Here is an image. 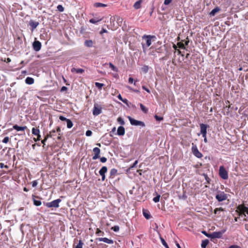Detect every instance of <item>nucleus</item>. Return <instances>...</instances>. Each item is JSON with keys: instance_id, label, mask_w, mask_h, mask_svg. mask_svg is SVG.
Listing matches in <instances>:
<instances>
[{"instance_id": "obj_54", "label": "nucleus", "mask_w": 248, "mask_h": 248, "mask_svg": "<svg viewBox=\"0 0 248 248\" xmlns=\"http://www.w3.org/2000/svg\"><path fill=\"white\" fill-rule=\"evenodd\" d=\"M107 159L105 157H100V161L102 163H105L107 161Z\"/></svg>"}, {"instance_id": "obj_13", "label": "nucleus", "mask_w": 248, "mask_h": 248, "mask_svg": "<svg viewBox=\"0 0 248 248\" xmlns=\"http://www.w3.org/2000/svg\"><path fill=\"white\" fill-rule=\"evenodd\" d=\"M93 152L94 153V155L93 157V160H95L100 158L99 154L100 153V149L98 147H95L93 149Z\"/></svg>"}, {"instance_id": "obj_48", "label": "nucleus", "mask_w": 248, "mask_h": 248, "mask_svg": "<svg viewBox=\"0 0 248 248\" xmlns=\"http://www.w3.org/2000/svg\"><path fill=\"white\" fill-rule=\"evenodd\" d=\"M138 163V160H136V161H135V162L133 164V165H131V166L129 167V170H131V169H132L133 168L135 167L136 166V165H137Z\"/></svg>"}, {"instance_id": "obj_8", "label": "nucleus", "mask_w": 248, "mask_h": 248, "mask_svg": "<svg viewBox=\"0 0 248 248\" xmlns=\"http://www.w3.org/2000/svg\"><path fill=\"white\" fill-rule=\"evenodd\" d=\"M216 198L218 202H220L226 200L227 199V196L224 192H220L216 195Z\"/></svg>"}, {"instance_id": "obj_56", "label": "nucleus", "mask_w": 248, "mask_h": 248, "mask_svg": "<svg viewBox=\"0 0 248 248\" xmlns=\"http://www.w3.org/2000/svg\"><path fill=\"white\" fill-rule=\"evenodd\" d=\"M37 184H38V183L36 180L33 181L32 182V186L33 187H35L37 185Z\"/></svg>"}, {"instance_id": "obj_15", "label": "nucleus", "mask_w": 248, "mask_h": 248, "mask_svg": "<svg viewBox=\"0 0 248 248\" xmlns=\"http://www.w3.org/2000/svg\"><path fill=\"white\" fill-rule=\"evenodd\" d=\"M32 200H33V204L36 206H40L41 205V202L40 200H36L35 198H37V199H40V198L38 197V196H36L35 195H32Z\"/></svg>"}, {"instance_id": "obj_47", "label": "nucleus", "mask_w": 248, "mask_h": 248, "mask_svg": "<svg viewBox=\"0 0 248 248\" xmlns=\"http://www.w3.org/2000/svg\"><path fill=\"white\" fill-rule=\"evenodd\" d=\"M111 230L115 232H118L119 230V227L118 226H114L111 228Z\"/></svg>"}, {"instance_id": "obj_23", "label": "nucleus", "mask_w": 248, "mask_h": 248, "mask_svg": "<svg viewBox=\"0 0 248 248\" xmlns=\"http://www.w3.org/2000/svg\"><path fill=\"white\" fill-rule=\"evenodd\" d=\"M117 173V170L116 169H112L110 171V178H113Z\"/></svg>"}, {"instance_id": "obj_46", "label": "nucleus", "mask_w": 248, "mask_h": 248, "mask_svg": "<svg viewBox=\"0 0 248 248\" xmlns=\"http://www.w3.org/2000/svg\"><path fill=\"white\" fill-rule=\"evenodd\" d=\"M202 233L204 234L206 236L211 238V233H208L205 231H202Z\"/></svg>"}, {"instance_id": "obj_5", "label": "nucleus", "mask_w": 248, "mask_h": 248, "mask_svg": "<svg viewBox=\"0 0 248 248\" xmlns=\"http://www.w3.org/2000/svg\"><path fill=\"white\" fill-rule=\"evenodd\" d=\"M191 150L193 154L197 157L200 158L202 157V155L199 151L197 145L193 143L192 144Z\"/></svg>"}, {"instance_id": "obj_62", "label": "nucleus", "mask_w": 248, "mask_h": 248, "mask_svg": "<svg viewBox=\"0 0 248 248\" xmlns=\"http://www.w3.org/2000/svg\"><path fill=\"white\" fill-rule=\"evenodd\" d=\"M133 81H134V79L130 77V78H129L128 82L130 83H132L133 82Z\"/></svg>"}, {"instance_id": "obj_30", "label": "nucleus", "mask_w": 248, "mask_h": 248, "mask_svg": "<svg viewBox=\"0 0 248 248\" xmlns=\"http://www.w3.org/2000/svg\"><path fill=\"white\" fill-rule=\"evenodd\" d=\"M123 21V18L120 16L117 17V22L119 26L122 25V22Z\"/></svg>"}, {"instance_id": "obj_36", "label": "nucleus", "mask_w": 248, "mask_h": 248, "mask_svg": "<svg viewBox=\"0 0 248 248\" xmlns=\"http://www.w3.org/2000/svg\"><path fill=\"white\" fill-rule=\"evenodd\" d=\"M160 240H161V241L162 242V245L166 248H169L167 243H166V242L165 241V240L162 238L161 237H160Z\"/></svg>"}, {"instance_id": "obj_42", "label": "nucleus", "mask_w": 248, "mask_h": 248, "mask_svg": "<svg viewBox=\"0 0 248 248\" xmlns=\"http://www.w3.org/2000/svg\"><path fill=\"white\" fill-rule=\"evenodd\" d=\"M160 196L159 195H157V196L154 198L153 201L155 202H157L159 201Z\"/></svg>"}, {"instance_id": "obj_44", "label": "nucleus", "mask_w": 248, "mask_h": 248, "mask_svg": "<svg viewBox=\"0 0 248 248\" xmlns=\"http://www.w3.org/2000/svg\"><path fill=\"white\" fill-rule=\"evenodd\" d=\"M58 10L60 12H63L64 11V8L62 5H58L57 7Z\"/></svg>"}, {"instance_id": "obj_19", "label": "nucleus", "mask_w": 248, "mask_h": 248, "mask_svg": "<svg viewBox=\"0 0 248 248\" xmlns=\"http://www.w3.org/2000/svg\"><path fill=\"white\" fill-rule=\"evenodd\" d=\"M221 10L220 8L218 7H216L215 8L213 9L210 13H209V15L211 16H215V15L219 12Z\"/></svg>"}, {"instance_id": "obj_33", "label": "nucleus", "mask_w": 248, "mask_h": 248, "mask_svg": "<svg viewBox=\"0 0 248 248\" xmlns=\"http://www.w3.org/2000/svg\"><path fill=\"white\" fill-rule=\"evenodd\" d=\"M108 64L109 67L111 68L113 71H118V68L116 66H115L111 62H109Z\"/></svg>"}, {"instance_id": "obj_63", "label": "nucleus", "mask_w": 248, "mask_h": 248, "mask_svg": "<svg viewBox=\"0 0 248 248\" xmlns=\"http://www.w3.org/2000/svg\"><path fill=\"white\" fill-rule=\"evenodd\" d=\"M186 39L187 40H186L185 41V43L186 46H187L188 45L189 42L188 37H187Z\"/></svg>"}, {"instance_id": "obj_34", "label": "nucleus", "mask_w": 248, "mask_h": 248, "mask_svg": "<svg viewBox=\"0 0 248 248\" xmlns=\"http://www.w3.org/2000/svg\"><path fill=\"white\" fill-rule=\"evenodd\" d=\"M66 123L67 127L68 128H71L73 125L72 122L70 119H68V120L66 121Z\"/></svg>"}, {"instance_id": "obj_43", "label": "nucleus", "mask_w": 248, "mask_h": 248, "mask_svg": "<svg viewBox=\"0 0 248 248\" xmlns=\"http://www.w3.org/2000/svg\"><path fill=\"white\" fill-rule=\"evenodd\" d=\"M155 118L156 121H160L163 120V117L161 116H159L157 115H155L154 116Z\"/></svg>"}, {"instance_id": "obj_2", "label": "nucleus", "mask_w": 248, "mask_h": 248, "mask_svg": "<svg viewBox=\"0 0 248 248\" xmlns=\"http://www.w3.org/2000/svg\"><path fill=\"white\" fill-rule=\"evenodd\" d=\"M235 211L238 213L239 216L244 215L245 217H246L245 213L248 214V208L245 206L244 204H240L237 207V209Z\"/></svg>"}, {"instance_id": "obj_9", "label": "nucleus", "mask_w": 248, "mask_h": 248, "mask_svg": "<svg viewBox=\"0 0 248 248\" xmlns=\"http://www.w3.org/2000/svg\"><path fill=\"white\" fill-rule=\"evenodd\" d=\"M102 113V108L97 104H94L93 110V114L94 116H97Z\"/></svg>"}, {"instance_id": "obj_60", "label": "nucleus", "mask_w": 248, "mask_h": 248, "mask_svg": "<svg viewBox=\"0 0 248 248\" xmlns=\"http://www.w3.org/2000/svg\"><path fill=\"white\" fill-rule=\"evenodd\" d=\"M115 131H116V127H114L112 129L111 131H110V136L111 137H112V135H111V133H114V132H115Z\"/></svg>"}, {"instance_id": "obj_11", "label": "nucleus", "mask_w": 248, "mask_h": 248, "mask_svg": "<svg viewBox=\"0 0 248 248\" xmlns=\"http://www.w3.org/2000/svg\"><path fill=\"white\" fill-rule=\"evenodd\" d=\"M42 46L41 43L39 41H35L32 44L33 49L36 51H39Z\"/></svg>"}, {"instance_id": "obj_39", "label": "nucleus", "mask_w": 248, "mask_h": 248, "mask_svg": "<svg viewBox=\"0 0 248 248\" xmlns=\"http://www.w3.org/2000/svg\"><path fill=\"white\" fill-rule=\"evenodd\" d=\"M95 85L96 87H97L99 89H102V88L104 86V84L99 83V82H95Z\"/></svg>"}, {"instance_id": "obj_27", "label": "nucleus", "mask_w": 248, "mask_h": 248, "mask_svg": "<svg viewBox=\"0 0 248 248\" xmlns=\"http://www.w3.org/2000/svg\"><path fill=\"white\" fill-rule=\"evenodd\" d=\"M143 214L144 217L147 219H149L151 217V215L149 212L147 210H143Z\"/></svg>"}, {"instance_id": "obj_4", "label": "nucleus", "mask_w": 248, "mask_h": 248, "mask_svg": "<svg viewBox=\"0 0 248 248\" xmlns=\"http://www.w3.org/2000/svg\"><path fill=\"white\" fill-rule=\"evenodd\" d=\"M127 118L129 119L131 124H132L133 125H136V126L140 125L142 127H144L145 126V124L144 123V122H143L142 121L135 120V119L132 118V117H131L130 116H128Z\"/></svg>"}, {"instance_id": "obj_28", "label": "nucleus", "mask_w": 248, "mask_h": 248, "mask_svg": "<svg viewBox=\"0 0 248 248\" xmlns=\"http://www.w3.org/2000/svg\"><path fill=\"white\" fill-rule=\"evenodd\" d=\"M93 44V41L91 40H86L84 42L85 45L88 47H92Z\"/></svg>"}, {"instance_id": "obj_22", "label": "nucleus", "mask_w": 248, "mask_h": 248, "mask_svg": "<svg viewBox=\"0 0 248 248\" xmlns=\"http://www.w3.org/2000/svg\"><path fill=\"white\" fill-rule=\"evenodd\" d=\"M71 72L73 73L76 72L77 73L82 74L84 72V70L81 68L77 69L75 68H72L71 69Z\"/></svg>"}, {"instance_id": "obj_50", "label": "nucleus", "mask_w": 248, "mask_h": 248, "mask_svg": "<svg viewBox=\"0 0 248 248\" xmlns=\"http://www.w3.org/2000/svg\"><path fill=\"white\" fill-rule=\"evenodd\" d=\"M92 131L88 130L86 132V136L87 137L91 136L92 135Z\"/></svg>"}, {"instance_id": "obj_26", "label": "nucleus", "mask_w": 248, "mask_h": 248, "mask_svg": "<svg viewBox=\"0 0 248 248\" xmlns=\"http://www.w3.org/2000/svg\"><path fill=\"white\" fill-rule=\"evenodd\" d=\"M31 131L32 134L35 136H37L39 134H40V130L38 128L33 127Z\"/></svg>"}, {"instance_id": "obj_40", "label": "nucleus", "mask_w": 248, "mask_h": 248, "mask_svg": "<svg viewBox=\"0 0 248 248\" xmlns=\"http://www.w3.org/2000/svg\"><path fill=\"white\" fill-rule=\"evenodd\" d=\"M101 20H102V19H98V20H96L94 18H92V19H90L89 21H90V23H93V24H96V23H97L98 22L101 21Z\"/></svg>"}, {"instance_id": "obj_24", "label": "nucleus", "mask_w": 248, "mask_h": 248, "mask_svg": "<svg viewBox=\"0 0 248 248\" xmlns=\"http://www.w3.org/2000/svg\"><path fill=\"white\" fill-rule=\"evenodd\" d=\"M25 82L29 85H31L33 83L34 79L31 77H27L25 79Z\"/></svg>"}, {"instance_id": "obj_3", "label": "nucleus", "mask_w": 248, "mask_h": 248, "mask_svg": "<svg viewBox=\"0 0 248 248\" xmlns=\"http://www.w3.org/2000/svg\"><path fill=\"white\" fill-rule=\"evenodd\" d=\"M62 200L60 199L54 200L50 202H44V204L48 208H58L59 207V203L61 202Z\"/></svg>"}, {"instance_id": "obj_1", "label": "nucleus", "mask_w": 248, "mask_h": 248, "mask_svg": "<svg viewBox=\"0 0 248 248\" xmlns=\"http://www.w3.org/2000/svg\"><path fill=\"white\" fill-rule=\"evenodd\" d=\"M155 36L154 35H144L142 37V40H144L145 43H144L143 42L142 43V46L143 49V51H145L144 50V46L145 45H146L147 46H149L152 43V38H155Z\"/></svg>"}, {"instance_id": "obj_58", "label": "nucleus", "mask_w": 248, "mask_h": 248, "mask_svg": "<svg viewBox=\"0 0 248 248\" xmlns=\"http://www.w3.org/2000/svg\"><path fill=\"white\" fill-rule=\"evenodd\" d=\"M156 51L157 52H158V53H161V52H162V47L161 46V47H159V48H156Z\"/></svg>"}, {"instance_id": "obj_29", "label": "nucleus", "mask_w": 248, "mask_h": 248, "mask_svg": "<svg viewBox=\"0 0 248 248\" xmlns=\"http://www.w3.org/2000/svg\"><path fill=\"white\" fill-rule=\"evenodd\" d=\"M53 136V135L52 134H47L45 138V139L42 140L41 141L42 143L45 145V142L46 141V140H47V139L50 137V138H51Z\"/></svg>"}, {"instance_id": "obj_57", "label": "nucleus", "mask_w": 248, "mask_h": 248, "mask_svg": "<svg viewBox=\"0 0 248 248\" xmlns=\"http://www.w3.org/2000/svg\"><path fill=\"white\" fill-rule=\"evenodd\" d=\"M107 32H108V31L106 29L102 28L101 31L100 32V33L101 34H102L103 33H107Z\"/></svg>"}, {"instance_id": "obj_61", "label": "nucleus", "mask_w": 248, "mask_h": 248, "mask_svg": "<svg viewBox=\"0 0 248 248\" xmlns=\"http://www.w3.org/2000/svg\"><path fill=\"white\" fill-rule=\"evenodd\" d=\"M142 89L144 90H145L146 91H147L148 93H150V90L147 88L145 86H143L142 87Z\"/></svg>"}, {"instance_id": "obj_14", "label": "nucleus", "mask_w": 248, "mask_h": 248, "mask_svg": "<svg viewBox=\"0 0 248 248\" xmlns=\"http://www.w3.org/2000/svg\"><path fill=\"white\" fill-rule=\"evenodd\" d=\"M39 23L38 22L34 21L32 20H31L29 22V25L31 27V30L33 31L39 25Z\"/></svg>"}, {"instance_id": "obj_52", "label": "nucleus", "mask_w": 248, "mask_h": 248, "mask_svg": "<svg viewBox=\"0 0 248 248\" xmlns=\"http://www.w3.org/2000/svg\"><path fill=\"white\" fill-rule=\"evenodd\" d=\"M9 140V138L8 137H5L2 140V142L4 143H7Z\"/></svg>"}, {"instance_id": "obj_59", "label": "nucleus", "mask_w": 248, "mask_h": 248, "mask_svg": "<svg viewBox=\"0 0 248 248\" xmlns=\"http://www.w3.org/2000/svg\"><path fill=\"white\" fill-rule=\"evenodd\" d=\"M67 90V88L65 86H63L61 89V92H64Z\"/></svg>"}, {"instance_id": "obj_17", "label": "nucleus", "mask_w": 248, "mask_h": 248, "mask_svg": "<svg viewBox=\"0 0 248 248\" xmlns=\"http://www.w3.org/2000/svg\"><path fill=\"white\" fill-rule=\"evenodd\" d=\"M125 134V129L123 126L118 127L117 134L119 136H123Z\"/></svg>"}, {"instance_id": "obj_55", "label": "nucleus", "mask_w": 248, "mask_h": 248, "mask_svg": "<svg viewBox=\"0 0 248 248\" xmlns=\"http://www.w3.org/2000/svg\"><path fill=\"white\" fill-rule=\"evenodd\" d=\"M172 0H165L164 4L165 5H168L172 1Z\"/></svg>"}, {"instance_id": "obj_6", "label": "nucleus", "mask_w": 248, "mask_h": 248, "mask_svg": "<svg viewBox=\"0 0 248 248\" xmlns=\"http://www.w3.org/2000/svg\"><path fill=\"white\" fill-rule=\"evenodd\" d=\"M219 174L221 178L226 180L228 178V172L226 171L224 167L222 166L219 167Z\"/></svg>"}, {"instance_id": "obj_37", "label": "nucleus", "mask_w": 248, "mask_h": 248, "mask_svg": "<svg viewBox=\"0 0 248 248\" xmlns=\"http://www.w3.org/2000/svg\"><path fill=\"white\" fill-rule=\"evenodd\" d=\"M83 245H84V243L82 242V241L81 240H80L79 241L78 244L76 247H75L74 248H82Z\"/></svg>"}, {"instance_id": "obj_38", "label": "nucleus", "mask_w": 248, "mask_h": 248, "mask_svg": "<svg viewBox=\"0 0 248 248\" xmlns=\"http://www.w3.org/2000/svg\"><path fill=\"white\" fill-rule=\"evenodd\" d=\"M179 198L180 199H182V200H185L187 198V195L186 194V192L185 191H184L183 192V194L182 195H179Z\"/></svg>"}, {"instance_id": "obj_20", "label": "nucleus", "mask_w": 248, "mask_h": 248, "mask_svg": "<svg viewBox=\"0 0 248 248\" xmlns=\"http://www.w3.org/2000/svg\"><path fill=\"white\" fill-rule=\"evenodd\" d=\"M108 5L104 3H102L100 2H95L93 4V7L95 8H99V7H107Z\"/></svg>"}, {"instance_id": "obj_21", "label": "nucleus", "mask_w": 248, "mask_h": 248, "mask_svg": "<svg viewBox=\"0 0 248 248\" xmlns=\"http://www.w3.org/2000/svg\"><path fill=\"white\" fill-rule=\"evenodd\" d=\"M142 1V0H139V1H136L133 5L134 8L136 10L140 9L141 7V3Z\"/></svg>"}, {"instance_id": "obj_18", "label": "nucleus", "mask_w": 248, "mask_h": 248, "mask_svg": "<svg viewBox=\"0 0 248 248\" xmlns=\"http://www.w3.org/2000/svg\"><path fill=\"white\" fill-rule=\"evenodd\" d=\"M13 128L17 131H24L25 129H27V127L26 126H19L17 124H15L13 126Z\"/></svg>"}, {"instance_id": "obj_35", "label": "nucleus", "mask_w": 248, "mask_h": 248, "mask_svg": "<svg viewBox=\"0 0 248 248\" xmlns=\"http://www.w3.org/2000/svg\"><path fill=\"white\" fill-rule=\"evenodd\" d=\"M117 122L120 124H121V125H123L125 124V122L124 121V120H123V119L121 117H119L117 118Z\"/></svg>"}, {"instance_id": "obj_31", "label": "nucleus", "mask_w": 248, "mask_h": 248, "mask_svg": "<svg viewBox=\"0 0 248 248\" xmlns=\"http://www.w3.org/2000/svg\"><path fill=\"white\" fill-rule=\"evenodd\" d=\"M140 106L142 111L145 113H147L148 111V109L141 103L140 104Z\"/></svg>"}, {"instance_id": "obj_25", "label": "nucleus", "mask_w": 248, "mask_h": 248, "mask_svg": "<svg viewBox=\"0 0 248 248\" xmlns=\"http://www.w3.org/2000/svg\"><path fill=\"white\" fill-rule=\"evenodd\" d=\"M209 241L208 239H205L202 241L201 247L202 248H206L207 245L209 244Z\"/></svg>"}, {"instance_id": "obj_41", "label": "nucleus", "mask_w": 248, "mask_h": 248, "mask_svg": "<svg viewBox=\"0 0 248 248\" xmlns=\"http://www.w3.org/2000/svg\"><path fill=\"white\" fill-rule=\"evenodd\" d=\"M203 176H204L205 179L207 182V183L209 184L210 183L211 179L208 177L207 174L203 173Z\"/></svg>"}, {"instance_id": "obj_53", "label": "nucleus", "mask_w": 248, "mask_h": 248, "mask_svg": "<svg viewBox=\"0 0 248 248\" xmlns=\"http://www.w3.org/2000/svg\"><path fill=\"white\" fill-rule=\"evenodd\" d=\"M122 101L128 106H129V104H130L126 99H123Z\"/></svg>"}, {"instance_id": "obj_12", "label": "nucleus", "mask_w": 248, "mask_h": 248, "mask_svg": "<svg viewBox=\"0 0 248 248\" xmlns=\"http://www.w3.org/2000/svg\"><path fill=\"white\" fill-rule=\"evenodd\" d=\"M201 128V133L202 136L206 135L207 134V128L208 126L207 124H200Z\"/></svg>"}, {"instance_id": "obj_10", "label": "nucleus", "mask_w": 248, "mask_h": 248, "mask_svg": "<svg viewBox=\"0 0 248 248\" xmlns=\"http://www.w3.org/2000/svg\"><path fill=\"white\" fill-rule=\"evenodd\" d=\"M107 170H108L107 167L106 166H103L101 168V169L99 171V173L101 176V177H102L101 180L103 181L105 180V178H106L105 173L107 172Z\"/></svg>"}, {"instance_id": "obj_45", "label": "nucleus", "mask_w": 248, "mask_h": 248, "mask_svg": "<svg viewBox=\"0 0 248 248\" xmlns=\"http://www.w3.org/2000/svg\"><path fill=\"white\" fill-rule=\"evenodd\" d=\"M179 47L182 49H185L186 47L185 46V45L182 42H179L177 44Z\"/></svg>"}, {"instance_id": "obj_64", "label": "nucleus", "mask_w": 248, "mask_h": 248, "mask_svg": "<svg viewBox=\"0 0 248 248\" xmlns=\"http://www.w3.org/2000/svg\"><path fill=\"white\" fill-rule=\"evenodd\" d=\"M41 140V135L40 134L37 136L36 140Z\"/></svg>"}, {"instance_id": "obj_7", "label": "nucleus", "mask_w": 248, "mask_h": 248, "mask_svg": "<svg viewBox=\"0 0 248 248\" xmlns=\"http://www.w3.org/2000/svg\"><path fill=\"white\" fill-rule=\"evenodd\" d=\"M226 229H222L219 232H215L211 233V239L220 238L226 232Z\"/></svg>"}, {"instance_id": "obj_51", "label": "nucleus", "mask_w": 248, "mask_h": 248, "mask_svg": "<svg viewBox=\"0 0 248 248\" xmlns=\"http://www.w3.org/2000/svg\"><path fill=\"white\" fill-rule=\"evenodd\" d=\"M59 119L60 120L62 121H67L68 120V119H67L66 118L64 117V116H60L59 117Z\"/></svg>"}, {"instance_id": "obj_49", "label": "nucleus", "mask_w": 248, "mask_h": 248, "mask_svg": "<svg viewBox=\"0 0 248 248\" xmlns=\"http://www.w3.org/2000/svg\"><path fill=\"white\" fill-rule=\"evenodd\" d=\"M224 211V209L222 207L220 208H217L214 210V213L216 214L217 212V211Z\"/></svg>"}, {"instance_id": "obj_16", "label": "nucleus", "mask_w": 248, "mask_h": 248, "mask_svg": "<svg viewBox=\"0 0 248 248\" xmlns=\"http://www.w3.org/2000/svg\"><path fill=\"white\" fill-rule=\"evenodd\" d=\"M97 240H98L99 241H103L105 243L109 244H112L113 243V241L111 239H109L107 238H96Z\"/></svg>"}, {"instance_id": "obj_32", "label": "nucleus", "mask_w": 248, "mask_h": 248, "mask_svg": "<svg viewBox=\"0 0 248 248\" xmlns=\"http://www.w3.org/2000/svg\"><path fill=\"white\" fill-rule=\"evenodd\" d=\"M149 67L148 65H144L142 68L141 70L144 73H147L149 70Z\"/></svg>"}]
</instances>
